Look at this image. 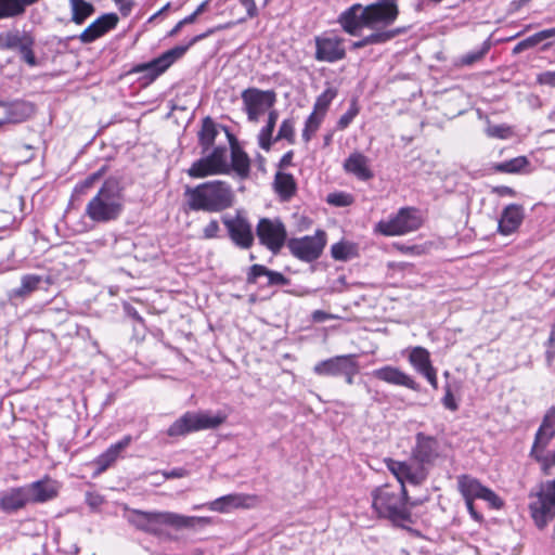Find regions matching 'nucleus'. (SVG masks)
<instances>
[{"label":"nucleus","mask_w":555,"mask_h":555,"mask_svg":"<svg viewBox=\"0 0 555 555\" xmlns=\"http://www.w3.org/2000/svg\"><path fill=\"white\" fill-rule=\"evenodd\" d=\"M372 506L377 515L400 527H404L405 524H412L411 509L423 505L429 500L428 494L410 498L389 485L376 488L372 492Z\"/></svg>","instance_id":"1"},{"label":"nucleus","mask_w":555,"mask_h":555,"mask_svg":"<svg viewBox=\"0 0 555 555\" xmlns=\"http://www.w3.org/2000/svg\"><path fill=\"white\" fill-rule=\"evenodd\" d=\"M183 195L185 211L221 212L234 204L231 185L221 180L186 185Z\"/></svg>","instance_id":"2"},{"label":"nucleus","mask_w":555,"mask_h":555,"mask_svg":"<svg viewBox=\"0 0 555 555\" xmlns=\"http://www.w3.org/2000/svg\"><path fill=\"white\" fill-rule=\"evenodd\" d=\"M124 210V195L119 183L108 179L88 202L85 216L95 223L117 220Z\"/></svg>","instance_id":"3"},{"label":"nucleus","mask_w":555,"mask_h":555,"mask_svg":"<svg viewBox=\"0 0 555 555\" xmlns=\"http://www.w3.org/2000/svg\"><path fill=\"white\" fill-rule=\"evenodd\" d=\"M210 34H212L211 29L207 33L197 35L193 37L186 44L176 46L160 54L158 57L150 62L137 65L134 72L143 73L146 79L153 81L163 73H165L176 61L181 59L193 44L206 38Z\"/></svg>","instance_id":"4"},{"label":"nucleus","mask_w":555,"mask_h":555,"mask_svg":"<svg viewBox=\"0 0 555 555\" xmlns=\"http://www.w3.org/2000/svg\"><path fill=\"white\" fill-rule=\"evenodd\" d=\"M225 421V416L209 413L185 412L176 420L167 429L169 437H181L194 431L219 427Z\"/></svg>","instance_id":"5"},{"label":"nucleus","mask_w":555,"mask_h":555,"mask_svg":"<svg viewBox=\"0 0 555 555\" xmlns=\"http://www.w3.org/2000/svg\"><path fill=\"white\" fill-rule=\"evenodd\" d=\"M225 421V416L209 413L185 412L176 420L167 429L169 437H181L194 431L219 427Z\"/></svg>","instance_id":"6"},{"label":"nucleus","mask_w":555,"mask_h":555,"mask_svg":"<svg viewBox=\"0 0 555 555\" xmlns=\"http://www.w3.org/2000/svg\"><path fill=\"white\" fill-rule=\"evenodd\" d=\"M529 509L535 526L544 529L555 517V479L541 483L534 501L529 504Z\"/></svg>","instance_id":"7"},{"label":"nucleus","mask_w":555,"mask_h":555,"mask_svg":"<svg viewBox=\"0 0 555 555\" xmlns=\"http://www.w3.org/2000/svg\"><path fill=\"white\" fill-rule=\"evenodd\" d=\"M422 224L417 210L413 207H402L397 215L388 220H380L375 231L385 236H399L416 231Z\"/></svg>","instance_id":"8"},{"label":"nucleus","mask_w":555,"mask_h":555,"mask_svg":"<svg viewBox=\"0 0 555 555\" xmlns=\"http://www.w3.org/2000/svg\"><path fill=\"white\" fill-rule=\"evenodd\" d=\"M186 172L191 178L195 179L214 175L229 173L230 166L228 164L227 147H215L207 156L194 162Z\"/></svg>","instance_id":"9"},{"label":"nucleus","mask_w":555,"mask_h":555,"mask_svg":"<svg viewBox=\"0 0 555 555\" xmlns=\"http://www.w3.org/2000/svg\"><path fill=\"white\" fill-rule=\"evenodd\" d=\"M210 519L198 516H184L173 512H153L150 534L163 537L165 534L164 527H171L177 530L184 528H194L196 525H208Z\"/></svg>","instance_id":"10"},{"label":"nucleus","mask_w":555,"mask_h":555,"mask_svg":"<svg viewBox=\"0 0 555 555\" xmlns=\"http://www.w3.org/2000/svg\"><path fill=\"white\" fill-rule=\"evenodd\" d=\"M326 245V233L317 230L314 235L294 237L287 241V248L297 259L305 262L317 260Z\"/></svg>","instance_id":"11"},{"label":"nucleus","mask_w":555,"mask_h":555,"mask_svg":"<svg viewBox=\"0 0 555 555\" xmlns=\"http://www.w3.org/2000/svg\"><path fill=\"white\" fill-rule=\"evenodd\" d=\"M256 235L261 245L276 255L286 243L287 231L279 218H261L256 227Z\"/></svg>","instance_id":"12"},{"label":"nucleus","mask_w":555,"mask_h":555,"mask_svg":"<svg viewBox=\"0 0 555 555\" xmlns=\"http://www.w3.org/2000/svg\"><path fill=\"white\" fill-rule=\"evenodd\" d=\"M244 111L250 122H257L260 116L276 101L275 92L272 90H260L247 88L241 93Z\"/></svg>","instance_id":"13"},{"label":"nucleus","mask_w":555,"mask_h":555,"mask_svg":"<svg viewBox=\"0 0 555 555\" xmlns=\"http://www.w3.org/2000/svg\"><path fill=\"white\" fill-rule=\"evenodd\" d=\"M398 0H377L364 8L366 12V27H388L395 23L399 15Z\"/></svg>","instance_id":"14"},{"label":"nucleus","mask_w":555,"mask_h":555,"mask_svg":"<svg viewBox=\"0 0 555 555\" xmlns=\"http://www.w3.org/2000/svg\"><path fill=\"white\" fill-rule=\"evenodd\" d=\"M222 222L227 228L228 235L232 243L241 249H249L255 241L251 224L237 214L234 217L224 216Z\"/></svg>","instance_id":"15"},{"label":"nucleus","mask_w":555,"mask_h":555,"mask_svg":"<svg viewBox=\"0 0 555 555\" xmlns=\"http://www.w3.org/2000/svg\"><path fill=\"white\" fill-rule=\"evenodd\" d=\"M387 467L397 478L400 483L398 490L402 491L403 494H408L405 483L420 486L427 479V470L420 464L412 466L406 462L389 460Z\"/></svg>","instance_id":"16"},{"label":"nucleus","mask_w":555,"mask_h":555,"mask_svg":"<svg viewBox=\"0 0 555 555\" xmlns=\"http://www.w3.org/2000/svg\"><path fill=\"white\" fill-rule=\"evenodd\" d=\"M314 42V59L319 62L335 63L346 57L345 39L337 35L317 36Z\"/></svg>","instance_id":"17"},{"label":"nucleus","mask_w":555,"mask_h":555,"mask_svg":"<svg viewBox=\"0 0 555 555\" xmlns=\"http://www.w3.org/2000/svg\"><path fill=\"white\" fill-rule=\"evenodd\" d=\"M413 459L423 467L433 465L439 456V442L437 438L417 433L415 435V446L412 449Z\"/></svg>","instance_id":"18"},{"label":"nucleus","mask_w":555,"mask_h":555,"mask_svg":"<svg viewBox=\"0 0 555 555\" xmlns=\"http://www.w3.org/2000/svg\"><path fill=\"white\" fill-rule=\"evenodd\" d=\"M119 17L116 13H105L92 22L77 39L83 43L89 44L106 35L108 31L116 28Z\"/></svg>","instance_id":"19"},{"label":"nucleus","mask_w":555,"mask_h":555,"mask_svg":"<svg viewBox=\"0 0 555 555\" xmlns=\"http://www.w3.org/2000/svg\"><path fill=\"white\" fill-rule=\"evenodd\" d=\"M371 374L376 379L386 384L405 387L414 391L420 390V385L414 378L397 366L385 365L373 370Z\"/></svg>","instance_id":"20"},{"label":"nucleus","mask_w":555,"mask_h":555,"mask_svg":"<svg viewBox=\"0 0 555 555\" xmlns=\"http://www.w3.org/2000/svg\"><path fill=\"white\" fill-rule=\"evenodd\" d=\"M256 498L244 493H230L208 502L205 506L212 512L230 513L237 508H250Z\"/></svg>","instance_id":"21"},{"label":"nucleus","mask_w":555,"mask_h":555,"mask_svg":"<svg viewBox=\"0 0 555 555\" xmlns=\"http://www.w3.org/2000/svg\"><path fill=\"white\" fill-rule=\"evenodd\" d=\"M356 359V354L335 356L318 362L313 366V373L319 376L340 377Z\"/></svg>","instance_id":"22"},{"label":"nucleus","mask_w":555,"mask_h":555,"mask_svg":"<svg viewBox=\"0 0 555 555\" xmlns=\"http://www.w3.org/2000/svg\"><path fill=\"white\" fill-rule=\"evenodd\" d=\"M360 3H354L338 16V23L345 33L357 36L359 31L366 27V12Z\"/></svg>","instance_id":"23"},{"label":"nucleus","mask_w":555,"mask_h":555,"mask_svg":"<svg viewBox=\"0 0 555 555\" xmlns=\"http://www.w3.org/2000/svg\"><path fill=\"white\" fill-rule=\"evenodd\" d=\"M223 130L225 131L229 139L231 150V165H229L230 170L232 169L235 171L240 178L246 179L250 172V159L240 146L235 135L231 133L227 127H223Z\"/></svg>","instance_id":"24"},{"label":"nucleus","mask_w":555,"mask_h":555,"mask_svg":"<svg viewBox=\"0 0 555 555\" xmlns=\"http://www.w3.org/2000/svg\"><path fill=\"white\" fill-rule=\"evenodd\" d=\"M30 502L26 487L10 488L0 493V509L13 514L24 508Z\"/></svg>","instance_id":"25"},{"label":"nucleus","mask_w":555,"mask_h":555,"mask_svg":"<svg viewBox=\"0 0 555 555\" xmlns=\"http://www.w3.org/2000/svg\"><path fill=\"white\" fill-rule=\"evenodd\" d=\"M132 440L133 439L130 435H126L121 440L112 444L106 451L100 454L92 462V465L95 466L94 475L104 473L111 465H113L119 457L120 453L130 446Z\"/></svg>","instance_id":"26"},{"label":"nucleus","mask_w":555,"mask_h":555,"mask_svg":"<svg viewBox=\"0 0 555 555\" xmlns=\"http://www.w3.org/2000/svg\"><path fill=\"white\" fill-rule=\"evenodd\" d=\"M343 168L360 181H369L374 177V172L370 168V158L360 152H352L345 159Z\"/></svg>","instance_id":"27"},{"label":"nucleus","mask_w":555,"mask_h":555,"mask_svg":"<svg viewBox=\"0 0 555 555\" xmlns=\"http://www.w3.org/2000/svg\"><path fill=\"white\" fill-rule=\"evenodd\" d=\"M525 214L521 205L509 204L507 205L499 220L498 231L502 235H509L518 230L522 223Z\"/></svg>","instance_id":"28"},{"label":"nucleus","mask_w":555,"mask_h":555,"mask_svg":"<svg viewBox=\"0 0 555 555\" xmlns=\"http://www.w3.org/2000/svg\"><path fill=\"white\" fill-rule=\"evenodd\" d=\"M261 276L267 278L266 286H285L289 284V279L281 272L268 269L263 264H253L246 274L247 284H257L258 279Z\"/></svg>","instance_id":"29"},{"label":"nucleus","mask_w":555,"mask_h":555,"mask_svg":"<svg viewBox=\"0 0 555 555\" xmlns=\"http://www.w3.org/2000/svg\"><path fill=\"white\" fill-rule=\"evenodd\" d=\"M43 282V278L37 274H25L21 279V285L18 287L12 288L8 293V298L11 302H16L18 300H24L31 293L39 289L41 283Z\"/></svg>","instance_id":"30"},{"label":"nucleus","mask_w":555,"mask_h":555,"mask_svg":"<svg viewBox=\"0 0 555 555\" xmlns=\"http://www.w3.org/2000/svg\"><path fill=\"white\" fill-rule=\"evenodd\" d=\"M555 437V406L547 410L543 416L542 423L535 433V444L546 448L551 440Z\"/></svg>","instance_id":"31"},{"label":"nucleus","mask_w":555,"mask_h":555,"mask_svg":"<svg viewBox=\"0 0 555 555\" xmlns=\"http://www.w3.org/2000/svg\"><path fill=\"white\" fill-rule=\"evenodd\" d=\"M30 502L43 503L56 496L57 491L53 483L44 480H38L25 486Z\"/></svg>","instance_id":"32"},{"label":"nucleus","mask_w":555,"mask_h":555,"mask_svg":"<svg viewBox=\"0 0 555 555\" xmlns=\"http://www.w3.org/2000/svg\"><path fill=\"white\" fill-rule=\"evenodd\" d=\"M219 133L218 125L210 117L206 116L202 119V127L197 133L198 143L203 149V153L207 152L215 143Z\"/></svg>","instance_id":"33"},{"label":"nucleus","mask_w":555,"mask_h":555,"mask_svg":"<svg viewBox=\"0 0 555 555\" xmlns=\"http://www.w3.org/2000/svg\"><path fill=\"white\" fill-rule=\"evenodd\" d=\"M274 190L284 201L293 197L297 190L293 175L278 171L274 176Z\"/></svg>","instance_id":"34"},{"label":"nucleus","mask_w":555,"mask_h":555,"mask_svg":"<svg viewBox=\"0 0 555 555\" xmlns=\"http://www.w3.org/2000/svg\"><path fill=\"white\" fill-rule=\"evenodd\" d=\"M70 21L82 25L95 11L94 5L86 0H69Z\"/></svg>","instance_id":"35"},{"label":"nucleus","mask_w":555,"mask_h":555,"mask_svg":"<svg viewBox=\"0 0 555 555\" xmlns=\"http://www.w3.org/2000/svg\"><path fill=\"white\" fill-rule=\"evenodd\" d=\"M459 490L464 496L465 501L479 499L480 493L485 486H482L476 478L467 475L460 476L457 479Z\"/></svg>","instance_id":"36"},{"label":"nucleus","mask_w":555,"mask_h":555,"mask_svg":"<svg viewBox=\"0 0 555 555\" xmlns=\"http://www.w3.org/2000/svg\"><path fill=\"white\" fill-rule=\"evenodd\" d=\"M409 362L420 374L434 367L428 350L420 346L411 349L409 354Z\"/></svg>","instance_id":"37"},{"label":"nucleus","mask_w":555,"mask_h":555,"mask_svg":"<svg viewBox=\"0 0 555 555\" xmlns=\"http://www.w3.org/2000/svg\"><path fill=\"white\" fill-rule=\"evenodd\" d=\"M279 118V113L276 109H272L269 112L267 125L260 130L258 134V144L264 151H270L271 145L273 143V131L276 125V120Z\"/></svg>","instance_id":"38"},{"label":"nucleus","mask_w":555,"mask_h":555,"mask_svg":"<svg viewBox=\"0 0 555 555\" xmlns=\"http://www.w3.org/2000/svg\"><path fill=\"white\" fill-rule=\"evenodd\" d=\"M552 37H555V27L535 33L532 36H529L528 38L519 41L513 48V54H519L528 49H531V48L538 46L540 42H542L548 38H552Z\"/></svg>","instance_id":"39"},{"label":"nucleus","mask_w":555,"mask_h":555,"mask_svg":"<svg viewBox=\"0 0 555 555\" xmlns=\"http://www.w3.org/2000/svg\"><path fill=\"white\" fill-rule=\"evenodd\" d=\"M529 166V159L526 156H517L515 158L496 163L493 170L501 173H520Z\"/></svg>","instance_id":"40"},{"label":"nucleus","mask_w":555,"mask_h":555,"mask_svg":"<svg viewBox=\"0 0 555 555\" xmlns=\"http://www.w3.org/2000/svg\"><path fill=\"white\" fill-rule=\"evenodd\" d=\"M152 515L153 512L131 509L127 516V520L138 530L150 534V531H153V529L151 528Z\"/></svg>","instance_id":"41"},{"label":"nucleus","mask_w":555,"mask_h":555,"mask_svg":"<svg viewBox=\"0 0 555 555\" xmlns=\"http://www.w3.org/2000/svg\"><path fill=\"white\" fill-rule=\"evenodd\" d=\"M34 46L35 37L28 33L27 36L23 39L22 43H20L18 47L14 50L18 52L21 60L30 67L38 65V61L34 52Z\"/></svg>","instance_id":"42"},{"label":"nucleus","mask_w":555,"mask_h":555,"mask_svg":"<svg viewBox=\"0 0 555 555\" xmlns=\"http://www.w3.org/2000/svg\"><path fill=\"white\" fill-rule=\"evenodd\" d=\"M25 10L23 0H0V20L20 16Z\"/></svg>","instance_id":"43"},{"label":"nucleus","mask_w":555,"mask_h":555,"mask_svg":"<svg viewBox=\"0 0 555 555\" xmlns=\"http://www.w3.org/2000/svg\"><path fill=\"white\" fill-rule=\"evenodd\" d=\"M27 34L28 31H21L18 29L0 33V50L14 51Z\"/></svg>","instance_id":"44"},{"label":"nucleus","mask_w":555,"mask_h":555,"mask_svg":"<svg viewBox=\"0 0 555 555\" xmlns=\"http://www.w3.org/2000/svg\"><path fill=\"white\" fill-rule=\"evenodd\" d=\"M490 49H491V41H490V39H487L482 42V44L478 49L472 50V51L467 52L466 54L462 55L460 57L457 64L460 66H472L475 63L481 61L486 56V54L489 52Z\"/></svg>","instance_id":"45"},{"label":"nucleus","mask_w":555,"mask_h":555,"mask_svg":"<svg viewBox=\"0 0 555 555\" xmlns=\"http://www.w3.org/2000/svg\"><path fill=\"white\" fill-rule=\"evenodd\" d=\"M402 33L401 28L391 29V30H377L372 33L369 36L363 37L365 46H373V44H383L391 39H393L396 36L400 35Z\"/></svg>","instance_id":"46"},{"label":"nucleus","mask_w":555,"mask_h":555,"mask_svg":"<svg viewBox=\"0 0 555 555\" xmlns=\"http://www.w3.org/2000/svg\"><path fill=\"white\" fill-rule=\"evenodd\" d=\"M337 90L335 88H326L315 100L314 109L319 115L324 116L325 112L328 109L332 101L336 98Z\"/></svg>","instance_id":"47"},{"label":"nucleus","mask_w":555,"mask_h":555,"mask_svg":"<svg viewBox=\"0 0 555 555\" xmlns=\"http://www.w3.org/2000/svg\"><path fill=\"white\" fill-rule=\"evenodd\" d=\"M323 116L317 114L315 112H312L305 124V128L302 130V140L305 142H309L312 138V135L318 131L321 122H322Z\"/></svg>","instance_id":"48"},{"label":"nucleus","mask_w":555,"mask_h":555,"mask_svg":"<svg viewBox=\"0 0 555 555\" xmlns=\"http://www.w3.org/2000/svg\"><path fill=\"white\" fill-rule=\"evenodd\" d=\"M544 450L545 448H542L541 444H535V442H533L530 456L541 464V469L544 475H550L551 468L555 465L552 464L548 457L544 454Z\"/></svg>","instance_id":"49"},{"label":"nucleus","mask_w":555,"mask_h":555,"mask_svg":"<svg viewBox=\"0 0 555 555\" xmlns=\"http://www.w3.org/2000/svg\"><path fill=\"white\" fill-rule=\"evenodd\" d=\"M282 139L287 140L292 144L295 142V122L293 118H287L282 121L273 142H278Z\"/></svg>","instance_id":"50"},{"label":"nucleus","mask_w":555,"mask_h":555,"mask_svg":"<svg viewBox=\"0 0 555 555\" xmlns=\"http://www.w3.org/2000/svg\"><path fill=\"white\" fill-rule=\"evenodd\" d=\"M359 112H360V108H359L358 102H357L356 99H353L351 101L350 106L347 109V112L345 114H343L340 116V118L338 119V121H337V129L338 130H345L346 128H348L349 125L357 117Z\"/></svg>","instance_id":"51"},{"label":"nucleus","mask_w":555,"mask_h":555,"mask_svg":"<svg viewBox=\"0 0 555 555\" xmlns=\"http://www.w3.org/2000/svg\"><path fill=\"white\" fill-rule=\"evenodd\" d=\"M485 131L489 138L502 140L507 139L512 135V128L505 124L492 125L489 122Z\"/></svg>","instance_id":"52"},{"label":"nucleus","mask_w":555,"mask_h":555,"mask_svg":"<svg viewBox=\"0 0 555 555\" xmlns=\"http://www.w3.org/2000/svg\"><path fill=\"white\" fill-rule=\"evenodd\" d=\"M103 172L104 168L91 173L75 186L74 192L77 194H85L90 188H92L94 182L102 177Z\"/></svg>","instance_id":"53"},{"label":"nucleus","mask_w":555,"mask_h":555,"mask_svg":"<svg viewBox=\"0 0 555 555\" xmlns=\"http://www.w3.org/2000/svg\"><path fill=\"white\" fill-rule=\"evenodd\" d=\"M331 255L335 260L346 261L350 257V246L339 242L331 247Z\"/></svg>","instance_id":"54"},{"label":"nucleus","mask_w":555,"mask_h":555,"mask_svg":"<svg viewBox=\"0 0 555 555\" xmlns=\"http://www.w3.org/2000/svg\"><path fill=\"white\" fill-rule=\"evenodd\" d=\"M479 499L488 502L492 508L499 509L503 506V501L491 489L487 487H483Z\"/></svg>","instance_id":"55"},{"label":"nucleus","mask_w":555,"mask_h":555,"mask_svg":"<svg viewBox=\"0 0 555 555\" xmlns=\"http://www.w3.org/2000/svg\"><path fill=\"white\" fill-rule=\"evenodd\" d=\"M327 203L337 207H346L351 204V196L344 192L328 194Z\"/></svg>","instance_id":"56"},{"label":"nucleus","mask_w":555,"mask_h":555,"mask_svg":"<svg viewBox=\"0 0 555 555\" xmlns=\"http://www.w3.org/2000/svg\"><path fill=\"white\" fill-rule=\"evenodd\" d=\"M441 402L443 406L450 411L454 412L459 409V404L453 396L451 386L449 384L444 386V396L442 397Z\"/></svg>","instance_id":"57"},{"label":"nucleus","mask_w":555,"mask_h":555,"mask_svg":"<svg viewBox=\"0 0 555 555\" xmlns=\"http://www.w3.org/2000/svg\"><path fill=\"white\" fill-rule=\"evenodd\" d=\"M219 232H220L219 222L216 219H212L203 229V238H205V240L217 238V237H219Z\"/></svg>","instance_id":"58"},{"label":"nucleus","mask_w":555,"mask_h":555,"mask_svg":"<svg viewBox=\"0 0 555 555\" xmlns=\"http://www.w3.org/2000/svg\"><path fill=\"white\" fill-rule=\"evenodd\" d=\"M360 366L357 359L349 365V367L341 375L348 385L353 384L354 376L359 373Z\"/></svg>","instance_id":"59"},{"label":"nucleus","mask_w":555,"mask_h":555,"mask_svg":"<svg viewBox=\"0 0 555 555\" xmlns=\"http://www.w3.org/2000/svg\"><path fill=\"white\" fill-rule=\"evenodd\" d=\"M537 81L540 85L555 87V70L554 72L547 70V72H543V73L539 74L537 77Z\"/></svg>","instance_id":"60"},{"label":"nucleus","mask_w":555,"mask_h":555,"mask_svg":"<svg viewBox=\"0 0 555 555\" xmlns=\"http://www.w3.org/2000/svg\"><path fill=\"white\" fill-rule=\"evenodd\" d=\"M238 1L246 9L248 18H254L258 15V9H257L255 0H238Z\"/></svg>","instance_id":"61"},{"label":"nucleus","mask_w":555,"mask_h":555,"mask_svg":"<svg viewBox=\"0 0 555 555\" xmlns=\"http://www.w3.org/2000/svg\"><path fill=\"white\" fill-rule=\"evenodd\" d=\"M163 476L165 479H176V478H183L188 476V470L182 467H177L171 470H165L163 472Z\"/></svg>","instance_id":"62"},{"label":"nucleus","mask_w":555,"mask_h":555,"mask_svg":"<svg viewBox=\"0 0 555 555\" xmlns=\"http://www.w3.org/2000/svg\"><path fill=\"white\" fill-rule=\"evenodd\" d=\"M311 319L313 322L315 323H322V322H325L327 320H333L335 319V315L331 314V313H327L323 310H314L311 314Z\"/></svg>","instance_id":"63"},{"label":"nucleus","mask_w":555,"mask_h":555,"mask_svg":"<svg viewBox=\"0 0 555 555\" xmlns=\"http://www.w3.org/2000/svg\"><path fill=\"white\" fill-rule=\"evenodd\" d=\"M115 3L118 5L119 11L122 16H128L133 7L132 0H120V1H115Z\"/></svg>","instance_id":"64"}]
</instances>
